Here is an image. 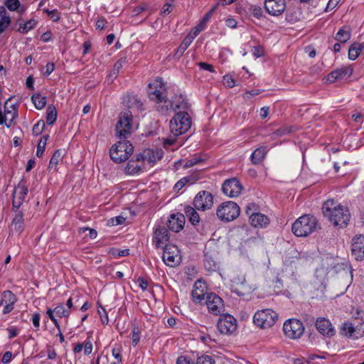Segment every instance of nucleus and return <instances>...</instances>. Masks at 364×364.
<instances>
[{
	"label": "nucleus",
	"instance_id": "23",
	"mask_svg": "<svg viewBox=\"0 0 364 364\" xmlns=\"http://www.w3.org/2000/svg\"><path fill=\"white\" fill-rule=\"evenodd\" d=\"M250 223L255 228H264L269 223V219L264 214L252 213L250 217Z\"/></svg>",
	"mask_w": 364,
	"mask_h": 364
},
{
	"label": "nucleus",
	"instance_id": "31",
	"mask_svg": "<svg viewBox=\"0 0 364 364\" xmlns=\"http://www.w3.org/2000/svg\"><path fill=\"white\" fill-rule=\"evenodd\" d=\"M127 104L129 109H136L137 111L143 109V103L135 95H129Z\"/></svg>",
	"mask_w": 364,
	"mask_h": 364
},
{
	"label": "nucleus",
	"instance_id": "3",
	"mask_svg": "<svg viewBox=\"0 0 364 364\" xmlns=\"http://www.w3.org/2000/svg\"><path fill=\"white\" fill-rule=\"evenodd\" d=\"M318 227L316 217L306 214L299 217L292 225V232L297 237H306L315 232Z\"/></svg>",
	"mask_w": 364,
	"mask_h": 364
},
{
	"label": "nucleus",
	"instance_id": "45",
	"mask_svg": "<svg viewBox=\"0 0 364 364\" xmlns=\"http://www.w3.org/2000/svg\"><path fill=\"white\" fill-rule=\"evenodd\" d=\"M97 305H98L97 313L100 316L102 323L104 324H107L109 322L107 312L106 311L105 309L100 303H97Z\"/></svg>",
	"mask_w": 364,
	"mask_h": 364
},
{
	"label": "nucleus",
	"instance_id": "37",
	"mask_svg": "<svg viewBox=\"0 0 364 364\" xmlns=\"http://www.w3.org/2000/svg\"><path fill=\"white\" fill-rule=\"evenodd\" d=\"M341 332L345 336L350 338L354 336L353 333L355 332V328L350 322H344L341 327Z\"/></svg>",
	"mask_w": 364,
	"mask_h": 364
},
{
	"label": "nucleus",
	"instance_id": "58",
	"mask_svg": "<svg viewBox=\"0 0 364 364\" xmlns=\"http://www.w3.org/2000/svg\"><path fill=\"white\" fill-rule=\"evenodd\" d=\"M254 56L259 58L264 55V50L261 46H255L252 49Z\"/></svg>",
	"mask_w": 364,
	"mask_h": 364
},
{
	"label": "nucleus",
	"instance_id": "16",
	"mask_svg": "<svg viewBox=\"0 0 364 364\" xmlns=\"http://www.w3.org/2000/svg\"><path fill=\"white\" fill-rule=\"evenodd\" d=\"M264 8L269 14L279 16L285 10V0H264Z\"/></svg>",
	"mask_w": 364,
	"mask_h": 364
},
{
	"label": "nucleus",
	"instance_id": "5",
	"mask_svg": "<svg viewBox=\"0 0 364 364\" xmlns=\"http://www.w3.org/2000/svg\"><path fill=\"white\" fill-rule=\"evenodd\" d=\"M148 95L150 100L156 104V109L167 100L166 87L161 78H156L149 84Z\"/></svg>",
	"mask_w": 364,
	"mask_h": 364
},
{
	"label": "nucleus",
	"instance_id": "53",
	"mask_svg": "<svg viewBox=\"0 0 364 364\" xmlns=\"http://www.w3.org/2000/svg\"><path fill=\"white\" fill-rule=\"evenodd\" d=\"M140 339V333L137 327L134 326L132 330V344L136 346Z\"/></svg>",
	"mask_w": 364,
	"mask_h": 364
},
{
	"label": "nucleus",
	"instance_id": "32",
	"mask_svg": "<svg viewBox=\"0 0 364 364\" xmlns=\"http://www.w3.org/2000/svg\"><path fill=\"white\" fill-rule=\"evenodd\" d=\"M215 8L212 9L210 11H208L203 18L202 21L198 23L195 28V31L193 32V34L195 36H197L200 32L203 31L205 28L206 23L209 21L211 17Z\"/></svg>",
	"mask_w": 364,
	"mask_h": 364
},
{
	"label": "nucleus",
	"instance_id": "51",
	"mask_svg": "<svg viewBox=\"0 0 364 364\" xmlns=\"http://www.w3.org/2000/svg\"><path fill=\"white\" fill-rule=\"evenodd\" d=\"M55 311V309H52L50 308H48L47 309L46 314L48 316L49 318L52 321L55 326L58 328V330L60 331V325L57 321V319L55 318L53 313Z\"/></svg>",
	"mask_w": 364,
	"mask_h": 364
},
{
	"label": "nucleus",
	"instance_id": "19",
	"mask_svg": "<svg viewBox=\"0 0 364 364\" xmlns=\"http://www.w3.org/2000/svg\"><path fill=\"white\" fill-rule=\"evenodd\" d=\"M207 294V286L201 280H197L191 292L192 299L195 303H200L205 299V295Z\"/></svg>",
	"mask_w": 364,
	"mask_h": 364
},
{
	"label": "nucleus",
	"instance_id": "40",
	"mask_svg": "<svg viewBox=\"0 0 364 364\" xmlns=\"http://www.w3.org/2000/svg\"><path fill=\"white\" fill-rule=\"evenodd\" d=\"M127 63L126 58H119L114 65L110 76L116 77L123 65Z\"/></svg>",
	"mask_w": 364,
	"mask_h": 364
},
{
	"label": "nucleus",
	"instance_id": "42",
	"mask_svg": "<svg viewBox=\"0 0 364 364\" xmlns=\"http://www.w3.org/2000/svg\"><path fill=\"white\" fill-rule=\"evenodd\" d=\"M36 26V21L34 19H30L23 24H21L18 31L22 33H26L30 30L33 29Z\"/></svg>",
	"mask_w": 364,
	"mask_h": 364
},
{
	"label": "nucleus",
	"instance_id": "55",
	"mask_svg": "<svg viewBox=\"0 0 364 364\" xmlns=\"http://www.w3.org/2000/svg\"><path fill=\"white\" fill-rule=\"evenodd\" d=\"M188 182V179L187 178H183L181 180H179L174 186L173 188L176 191H179L181 189H182L185 185Z\"/></svg>",
	"mask_w": 364,
	"mask_h": 364
},
{
	"label": "nucleus",
	"instance_id": "4",
	"mask_svg": "<svg viewBox=\"0 0 364 364\" xmlns=\"http://www.w3.org/2000/svg\"><path fill=\"white\" fill-rule=\"evenodd\" d=\"M191 126V118L186 111L177 112L170 121L171 133L175 136L185 134Z\"/></svg>",
	"mask_w": 364,
	"mask_h": 364
},
{
	"label": "nucleus",
	"instance_id": "17",
	"mask_svg": "<svg viewBox=\"0 0 364 364\" xmlns=\"http://www.w3.org/2000/svg\"><path fill=\"white\" fill-rule=\"evenodd\" d=\"M352 255L356 260L364 259V235H360L353 238L351 245Z\"/></svg>",
	"mask_w": 364,
	"mask_h": 364
},
{
	"label": "nucleus",
	"instance_id": "8",
	"mask_svg": "<svg viewBox=\"0 0 364 364\" xmlns=\"http://www.w3.org/2000/svg\"><path fill=\"white\" fill-rule=\"evenodd\" d=\"M188 104L182 95H176L171 100L167 99L164 105L158 107L157 111L161 114H168L171 111L176 112L178 109L186 110Z\"/></svg>",
	"mask_w": 364,
	"mask_h": 364
},
{
	"label": "nucleus",
	"instance_id": "62",
	"mask_svg": "<svg viewBox=\"0 0 364 364\" xmlns=\"http://www.w3.org/2000/svg\"><path fill=\"white\" fill-rule=\"evenodd\" d=\"M106 23V19L104 17H101L96 21V28L102 30L105 28Z\"/></svg>",
	"mask_w": 364,
	"mask_h": 364
},
{
	"label": "nucleus",
	"instance_id": "25",
	"mask_svg": "<svg viewBox=\"0 0 364 364\" xmlns=\"http://www.w3.org/2000/svg\"><path fill=\"white\" fill-rule=\"evenodd\" d=\"M267 153L266 146H261L256 149L250 156V160L253 164L257 165L261 164L264 159Z\"/></svg>",
	"mask_w": 364,
	"mask_h": 364
},
{
	"label": "nucleus",
	"instance_id": "26",
	"mask_svg": "<svg viewBox=\"0 0 364 364\" xmlns=\"http://www.w3.org/2000/svg\"><path fill=\"white\" fill-rule=\"evenodd\" d=\"M184 212L185 218L186 217L192 225H197L200 223V216L195 207L187 205L184 208Z\"/></svg>",
	"mask_w": 364,
	"mask_h": 364
},
{
	"label": "nucleus",
	"instance_id": "15",
	"mask_svg": "<svg viewBox=\"0 0 364 364\" xmlns=\"http://www.w3.org/2000/svg\"><path fill=\"white\" fill-rule=\"evenodd\" d=\"M28 193V188L25 182L21 180L18 185L14 188L13 193V202L12 208L16 211L23 202L24 201L25 197Z\"/></svg>",
	"mask_w": 364,
	"mask_h": 364
},
{
	"label": "nucleus",
	"instance_id": "60",
	"mask_svg": "<svg viewBox=\"0 0 364 364\" xmlns=\"http://www.w3.org/2000/svg\"><path fill=\"white\" fill-rule=\"evenodd\" d=\"M84 353L85 355H90L92 350V343L90 341H86L83 346Z\"/></svg>",
	"mask_w": 364,
	"mask_h": 364
},
{
	"label": "nucleus",
	"instance_id": "48",
	"mask_svg": "<svg viewBox=\"0 0 364 364\" xmlns=\"http://www.w3.org/2000/svg\"><path fill=\"white\" fill-rule=\"evenodd\" d=\"M196 364H215V360L210 355H202L198 358Z\"/></svg>",
	"mask_w": 364,
	"mask_h": 364
},
{
	"label": "nucleus",
	"instance_id": "7",
	"mask_svg": "<svg viewBox=\"0 0 364 364\" xmlns=\"http://www.w3.org/2000/svg\"><path fill=\"white\" fill-rule=\"evenodd\" d=\"M278 318V314L270 309L257 311L253 316L254 323L261 328H268L274 325Z\"/></svg>",
	"mask_w": 364,
	"mask_h": 364
},
{
	"label": "nucleus",
	"instance_id": "22",
	"mask_svg": "<svg viewBox=\"0 0 364 364\" xmlns=\"http://www.w3.org/2000/svg\"><path fill=\"white\" fill-rule=\"evenodd\" d=\"M353 73L351 67H342L338 68L328 75L327 80L330 82H334L336 80L350 77Z\"/></svg>",
	"mask_w": 364,
	"mask_h": 364
},
{
	"label": "nucleus",
	"instance_id": "61",
	"mask_svg": "<svg viewBox=\"0 0 364 364\" xmlns=\"http://www.w3.org/2000/svg\"><path fill=\"white\" fill-rule=\"evenodd\" d=\"M291 132V127H283L278 129L274 134L277 136H283Z\"/></svg>",
	"mask_w": 364,
	"mask_h": 364
},
{
	"label": "nucleus",
	"instance_id": "54",
	"mask_svg": "<svg viewBox=\"0 0 364 364\" xmlns=\"http://www.w3.org/2000/svg\"><path fill=\"white\" fill-rule=\"evenodd\" d=\"M201 161H203V159H201L199 157H194V158H192L189 160H188L186 164H184V168H190V167H192L195 165H197L199 163H200Z\"/></svg>",
	"mask_w": 364,
	"mask_h": 364
},
{
	"label": "nucleus",
	"instance_id": "24",
	"mask_svg": "<svg viewBox=\"0 0 364 364\" xmlns=\"http://www.w3.org/2000/svg\"><path fill=\"white\" fill-rule=\"evenodd\" d=\"M143 163L141 159L138 160V155L136 159H131L125 167V173L129 175H134L139 173L142 168Z\"/></svg>",
	"mask_w": 364,
	"mask_h": 364
},
{
	"label": "nucleus",
	"instance_id": "14",
	"mask_svg": "<svg viewBox=\"0 0 364 364\" xmlns=\"http://www.w3.org/2000/svg\"><path fill=\"white\" fill-rule=\"evenodd\" d=\"M205 304L208 311L214 315H219L224 311L223 299L214 293L207 295Z\"/></svg>",
	"mask_w": 364,
	"mask_h": 364
},
{
	"label": "nucleus",
	"instance_id": "18",
	"mask_svg": "<svg viewBox=\"0 0 364 364\" xmlns=\"http://www.w3.org/2000/svg\"><path fill=\"white\" fill-rule=\"evenodd\" d=\"M185 224V215L182 213H177L171 214L167 223L168 229L173 232H180Z\"/></svg>",
	"mask_w": 364,
	"mask_h": 364
},
{
	"label": "nucleus",
	"instance_id": "1",
	"mask_svg": "<svg viewBox=\"0 0 364 364\" xmlns=\"http://www.w3.org/2000/svg\"><path fill=\"white\" fill-rule=\"evenodd\" d=\"M133 115L130 110L121 112L116 124V134L120 139L109 150L110 158L115 163L125 161L134 151L133 145L126 140L132 130Z\"/></svg>",
	"mask_w": 364,
	"mask_h": 364
},
{
	"label": "nucleus",
	"instance_id": "21",
	"mask_svg": "<svg viewBox=\"0 0 364 364\" xmlns=\"http://www.w3.org/2000/svg\"><path fill=\"white\" fill-rule=\"evenodd\" d=\"M169 240L168 231L164 227H159L156 229L153 236V242L156 248L164 247V245Z\"/></svg>",
	"mask_w": 364,
	"mask_h": 364
},
{
	"label": "nucleus",
	"instance_id": "9",
	"mask_svg": "<svg viewBox=\"0 0 364 364\" xmlns=\"http://www.w3.org/2000/svg\"><path fill=\"white\" fill-rule=\"evenodd\" d=\"M284 335L290 339L299 338L304 332L303 323L296 318H289L283 324Z\"/></svg>",
	"mask_w": 364,
	"mask_h": 364
},
{
	"label": "nucleus",
	"instance_id": "57",
	"mask_svg": "<svg viewBox=\"0 0 364 364\" xmlns=\"http://www.w3.org/2000/svg\"><path fill=\"white\" fill-rule=\"evenodd\" d=\"M40 318H41V315L39 313H35L32 316L31 321H32V323H33L34 327L36 328H38L40 326Z\"/></svg>",
	"mask_w": 364,
	"mask_h": 364
},
{
	"label": "nucleus",
	"instance_id": "29",
	"mask_svg": "<svg viewBox=\"0 0 364 364\" xmlns=\"http://www.w3.org/2000/svg\"><path fill=\"white\" fill-rule=\"evenodd\" d=\"M351 36V31L347 26H343L337 32L335 39L339 43H346L350 40Z\"/></svg>",
	"mask_w": 364,
	"mask_h": 364
},
{
	"label": "nucleus",
	"instance_id": "39",
	"mask_svg": "<svg viewBox=\"0 0 364 364\" xmlns=\"http://www.w3.org/2000/svg\"><path fill=\"white\" fill-rule=\"evenodd\" d=\"M17 301V298L11 291H4L2 293L1 301L3 304H14Z\"/></svg>",
	"mask_w": 364,
	"mask_h": 364
},
{
	"label": "nucleus",
	"instance_id": "43",
	"mask_svg": "<svg viewBox=\"0 0 364 364\" xmlns=\"http://www.w3.org/2000/svg\"><path fill=\"white\" fill-rule=\"evenodd\" d=\"M43 11L46 14L53 22H58L61 18L60 13L58 12L57 9L49 10L48 9H43Z\"/></svg>",
	"mask_w": 364,
	"mask_h": 364
},
{
	"label": "nucleus",
	"instance_id": "2",
	"mask_svg": "<svg viewBox=\"0 0 364 364\" xmlns=\"http://www.w3.org/2000/svg\"><path fill=\"white\" fill-rule=\"evenodd\" d=\"M322 209L324 215L328 218L334 226L343 228L350 221V214L348 208L333 199L326 200Z\"/></svg>",
	"mask_w": 364,
	"mask_h": 364
},
{
	"label": "nucleus",
	"instance_id": "59",
	"mask_svg": "<svg viewBox=\"0 0 364 364\" xmlns=\"http://www.w3.org/2000/svg\"><path fill=\"white\" fill-rule=\"evenodd\" d=\"M176 364H193V362L186 356L181 355L178 358Z\"/></svg>",
	"mask_w": 364,
	"mask_h": 364
},
{
	"label": "nucleus",
	"instance_id": "50",
	"mask_svg": "<svg viewBox=\"0 0 364 364\" xmlns=\"http://www.w3.org/2000/svg\"><path fill=\"white\" fill-rule=\"evenodd\" d=\"M178 136H175L173 134L169 136L168 137L164 139V146L165 149H168L170 146L174 144L176 142V137Z\"/></svg>",
	"mask_w": 364,
	"mask_h": 364
},
{
	"label": "nucleus",
	"instance_id": "6",
	"mask_svg": "<svg viewBox=\"0 0 364 364\" xmlns=\"http://www.w3.org/2000/svg\"><path fill=\"white\" fill-rule=\"evenodd\" d=\"M240 213L239 205L233 201L221 203L217 208V217L222 221L230 222L237 218Z\"/></svg>",
	"mask_w": 364,
	"mask_h": 364
},
{
	"label": "nucleus",
	"instance_id": "41",
	"mask_svg": "<svg viewBox=\"0 0 364 364\" xmlns=\"http://www.w3.org/2000/svg\"><path fill=\"white\" fill-rule=\"evenodd\" d=\"M49 136L45 135L41 138L37 146L36 156L41 157L46 149V146Z\"/></svg>",
	"mask_w": 364,
	"mask_h": 364
},
{
	"label": "nucleus",
	"instance_id": "11",
	"mask_svg": "<svg viewBox=\"0 0 364 364\" xmlns=\"http://www.w3.org/2000/svg\"><path fill=\"white\" fill-rule=\"evenodd\" d=\"M237 320L230 314L220 315L217 328L219 332L225 335H231L237 330Z\"/></svg>",
	"mask_w": 364,
	"mask_h": 364
},
{
	"label": "nucleus",
	"instance_id": "33",
	"mask_svg": "<svg viewBox=\"0 0 364 364\" xmlns=\"http://www.w3.org/2000/svg\"><path fill=\"white\" fill-rule=\"evenodd\" d=\"M16 115V112L7 111L4 114L0 111V124L5 123L7 127H10L14 121V117Z\"/></svg>",
	"mask_w": 364,
	"mask_h": 364
},
{
	"label": "nucleus",
	"instance_id": "20",
	"mask_svg": "<svg viewBox=\"0 0 364 364\" xmlns=\"http://www.w3.org/2000/svg\"><path fill=\"white\" fill-rule=\"evenodd\" d=\"M316 328L322 335L331 337L335 334V330L328 319L318 318L316 321Z\"/></svg>",
	"mask_w": 364,
	"mask_h": 364
},
{
	"label": "nucleus",
	"instance_id": "34",
	"mask_svg": "<svg viewBox=\"0 0 364 364\" xmlns=\"http://www.w3.org/2000/svg\"><path fill=\"white\" fill-rule=\"evenodd\" d=\"M57 119V111L53 105H49L46 110V123L52 125Z\"/></svg>",
	"mask_w": 364,
	"mask_h": 364
},
{
	"label": "nucleus",
	"instance_id": "35",
	"mask_svg": "<svg viewBox=\"0 0 364 364\" xmlns=\"http://www.w3.org/2000/svg\"><path fill=\"white\" fill-rule=\"evenodd\" d=\"M13 225L16 230L21 232L23 229L24 219L23 213L22 211H18L15 215L13 221Z\"/></svg>",
	"mask_w": 364,
	"mask_h": 364
},
{
	"label": "nucleus",
	"instance_id": "12",
	"mask_svg": "<svg viewBox=\"0 0 364 364\" xmlns=\"http://www.w3.org/2000/svg\"><path fill=\"white\" fill-rule=\"evenodd\" d=\"M214 203V198L211 193L207 191L198 192L194 198L193 205L198 210L205 211L210 209Z\"/></svg>",
	"mask_w": 364,
	"mask_h": 364
},
{
	"label": "nucleus",
	"instance_id": "44",
	"mask_svg": "<svg viewBox=\"0 0 364 364\" xmlns=\"http://www.w3.org/2000/svg\"><path fill=\"white\" fill-rule=\"evenodd\" d=\"M11 18L6 15V12L4 15L0 16V33H3L10 25Z\"/></svg>",
	"mask_w": 364,
	"mask_h": 364
},
{
	"label": "nucleus",
	"instance_id": "38",
	"mask_svg": "<svg viewBox=\"0 0 364 364\" xmlns=\"http://www.w3.org/2000/svg\"><path fill=\"white\" fill-rule=\"evenodd\" d=\"M141 159L142 163L147 161L149 164L156 161L154 153L151 150H145L143 153L138 154V160Z\"/></svg>",
	"mask_w": 364,
	"mask_h": 364
},
{
	"label": "nucleus",
	"instance_id": "27",
	"mask_svg": "<svg viewBox=\"0 0 364 364\" xmlns=\"http://www.w3.org/2000/svg\"><path fill=\"white\" fill-rule=\"evenodd\" d=\"M196 37V36H195L193 33H190L188 36H187L178 46L175 54V57L180 58L186 50L188 46L191 44Z\"/></svg>",
	"mask_w": 364,
	"mask_h": 364
},
{
	"label": "nucleus",
	"instance_id": "10",
	"mask_svg": "<svg viewBox=\"0 0 364 364\" xmlns=\"http://www.w3.org/2000/svg\"><path fill=\"white\" fill-rule=\"evenodd\" d=\"M162 259L167 266L173 267L178 265L181 261V255L177 246L171 244L166 245L164 247Z\"/></svg>",
	"mask_w": 364,
	"mask_h": 364
},
{
	"label": "nucleus",
	"instance_id": "56",
	"mask_svg": "<svg viewBox=\"0 0 364 364\" xmlns=\"http://www.w3.org/2000/svg\"><path fill=\"white\" fill-rule=\"evenodd\" d=\"M198 65L202 70H208L210 73H215V70L213 65L204 62H200L198 64Z\"/></svg>",
	"mask_w": 364,
	"mask_h": 364
},
{
	"label": "nucleus",
	"instance_id": "49",
	"mask_svg": "<svg viewBox=\"0 0 364 364\" xmlns=\"http://www.w3.org/2000/svg\"><path fill=\"white\" fill-rule=\"evenodd\" d=\"M5 5L10 11H16L21 4L18 0H6Z\"/></svg>",
	"mask_w": 364,
	"mask_h": 364
},
{
	"label": "nucleus",
	"instance_id": "63",
	"mask_svg": "<svg viewBox=\"0 0 364 364\" xmlns=\"http://www.w3.org/2000/svg\"><path fill=\"white\" fill-rule=\"evenodd\" d=\"M11 358H12V353L10 351H6L4 353V354L2 356V358H1V362L3 363H8L9 362L11 361Z\"/></svg>",
	"mask_w": 364,
	"mask_h": 364
},
{
	"label": "nucleus",
	"instance_id": "30",
	"mask_svg": "<svg viewBox=\"0 0 364 364\" xmlns=\"http://www.w3.org/2000/svg\"><path fill=\"white\" fill-rule=\"evenodd\" d=\"M31 100L35 107L38 109H42L46 105V97L39 92H36L31 96Z\"/></svg>",
	"mask_w": 364,
	"mask_h": 364
},
{
	"label": "nucleus",
	"instance_id": "64",
	"mask_svg": "<svg viewBox=\"0 0 364 364\" xmlns=\"http://www.w3.org/2000/svg\"><path fill=\"white\" fill-rule=\"evenodd\" d=\"M259 93V90H253L251 91H247L243 94L244 99H250V97L257 95Z\"/></svg>",
	"mask_w": 364,
	"mask_h": 364
},
{
	"label": "nucleus",
	"instance_id": "47",
	"mask_svg": "<svg viewBox=\"0 0 364 364\" xmlns=\"http://www.w3.org/2000/svg\"><path fill=\"white\" fill-rule=\"evenodd\" d=\"M55 312L59 317H68L70 315V311L63 306L58 305L55 308Z\"/></svg>",
	"mask_w": 364,
	"mask_h": 364
},
{
	"label": "nucleus",
	"instance_id": "28",
	"mask_svg": "<svg viewBox=\"0 0 364 364\" xmlns=\"http://www.w3.org/2000/svg\"><path fill=\"white\" fill-rule=\"evenodd\" d=\"M364 48L363 43L355 42L350 46L348 49V58L351 60H355Z\"/></svg>",
	"mask_w": 364,
	"mask_h": 364
},
{
	"label": "nucleus",
	"instance_id": "13",
	"mask_svg": "<svg viewBox=\"0 0 364 364\" xmlns=\"http://www.w3.org/2000/svg\"><path fill=\"white\" fill-rule=\"evenodd\" d=\"M242 189L241 183L235 178L225 181L222 187L223 193L230 198L238 196Z\"/></svg>",
	"mask_w": 364,
	"mask_h": 364
},
{
	"label": "nucleus",
	"instance_id": "36",
	"mask_svg": "<svg viewBox=\"0 0 364 364\" xmlns=\"http://www.w3.org/2000/svg\"><path fill=\"white\" fill-rule=\"evenodd\" d=\"M62 160H63V151L60 149H58L54 152L53 156L51 157V159L50 160L48 168L50 170H51V169L55 170L56 166Z\"/></svg>",
	"mask_w": 364,
	"mask_h": 364
},
{
	"label": "nucleus",
	"instance_id": "52",
	"mask_svg": "<svg viewBox=\"0 0 364 364\" xmlns=\"http://www.w3.org/2000/svg\"><path fill=\"white\" fill-rule=\"evenodd\" d=\"M223 84L225 87L232 88L235 86V80L231 75H226L223 77Z\"/></svg>",
	"mask_w": 364,
	"mask_h": 364
},
{
	"label": "nucleus",
	"instance_id": "46",
	"mask_svg": "<svg viewBox=\"0 0 364 364\" xmlns=\"http://www.w3.org/2000/svg\"><path fill=\"white\" fill-rule=\"evenodd\" d=\"M45 122L43 120H39L32 129V133L34 136H38L42 133L45 128Z\"/></svg>",
	"mask_w": 364,
	"mask_h": 364
}]
</instances>
